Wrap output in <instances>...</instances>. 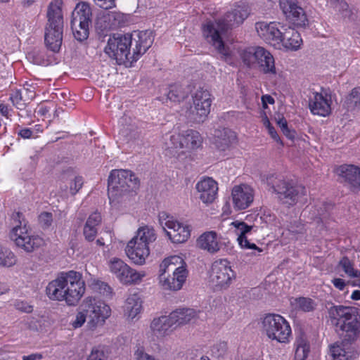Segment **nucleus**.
<instances>
[{
  "label": "nucleus",
  "instance_id": "obj_1",
  "mask_svg": "<svg viewBox=\"0 0 360 360\" xmlns=\"http://www.w3.org/2000/svg\"><path fill=\"white\" fill-rule=\"evenodd\" d=\"M248 15V8L245 5H238L228 12L222 19L208 22L203 26V35L221 55V58L226 60L231 55L229 47L224 45L222 35L229 29L240 25Z\"/></svg>",
  "mask_w": 360,
  "mask_h": 360
},
{
  "label": "nucleus",
  "instance_id": "obj_2",
  "mask_svg": "<svg viewBox=\"0 0 360 360\" xmlns=\"http://www.w3.org/2000/svg\"><path fill=\"white\" fill-rule=\"evenodd\" d=\"M46 292L52 300L65 301L68 305L75 306L84 294L85 283L79 272H62L48 284Z\"/></svg>",
  "mask_w": 360,
  "mask_h": 360
},
{
  "label": "nucleus",
  "instance_id": "obj_3",
  "mask_svg": "<svg viewBox=\"0 0 360 360\" xmlns=\"http://www.w3.org/2000/svg\"><path fill=\"white\" fill-rule=\"evenodd\" d=\"M187 276L186 264L180 256L173 255L167 257L159 266V284L165 290H181Z\"/></svg>",
  "mask_w": 360,
  "mask_h": 360
},
{
  "label": "nucleus",
  "instance_id": "obj_4",
  "mask_svg": "<svg viewBox=\"0 0 360 360\" xmlns=\"http://www.w3.org/2000/svg\"><path fill=\"white\" fill-rule=\"evenodd\" d=\"M327 309L328 316L338 330L349 335L356 336L360 334V309L334 304Z\"/></svg>",
  "mask_w": 360,
  "mask_h": 360
},
{
  "label": "nucleus",
  "instance_id": "obj_5",
  "mask_svg": "<svg viewBox=\"0 0 360 360\" xmlns=\"http://www.w3.org/2000/svg\"><path fill=\"white\" fill-rule=\"evenodd\" d=\"M13 227L9 236L15 245L26 252H32L44 245L43 239L31 234L22 214L19 212L13 214Z\"/></svg>",
  "mask_w": 360,
  "mask_h": 360
},
{
  "label": "nucleus",
  "instance_id": "obj_6",
  "mask_svg": "<svg viewBox=\"0 0 360 360\" xmlns=\"http://www.w3.org/2000/svg\"><path fill=\"white\" fill-rule=\"evenodd\" d=\"M138 187V179L127 169H114L108 178V193L110 201Z\"/></svg>",
  "mask_w": 360,
  "mask_h": 360
},
{
  "label": "nucleus",
  "instance_id": "obj_7",
  "mask_svg": "<svg viewBox=\"0 0 360 360\" xmlns=\"http://www.w3.org/2000/svg\"><path fill=\"white\" fill-rule=\"evenodd\" d=\"M202 143V137L200 134L193 129H188L182 133L174 134L169 136L168 141L165 142L167 155L179 156V150H195Z\"/></svg>",
  "mask_w": 360,
  "mask_h": 360
},
{
  "label": "nucleus",
  "instance_id": "obj_8",
  "mask_svg": "<svg viewBox=\"0 0 360 360\" xmlns=\"http://www.w3.org/2000/svg\"><path fill=\"white\" fill-rule=\"evenodd\" d=\"M243 63L249 68L255 65L259 66L261 72L264 74L276 75L275 60L272 54L261 46L250 47L241 53Z\"/></svg>",
  "mask_w": 360,
  "mask_h": 360
},
{
  "label": "nucleus",
  "instance_id": "obj_9",
  "mask_svg": "<svg viewBox=\"0 0 360 360\" xmlns=\"http://www.w3.org/2000/svg\"><path fill=\"white\" fill-rule=\"evenodd\" d=\"M211 103L210 92L200 88L192 94V103L186 108L185 115L191 122H203L210 112Z\"/></svg>",
  "mask_w": 360,
  "mask_h": 360
},
{
  "label": "nucleus",
  "instance_id": "obj_10",
  "mask_svg": "<svg viewBox=\"0 0 360 360\" xmlns=\"http://www.w3.org/2000/svg\"><path fill=\"white\" fill-rule=\"evenodd\" d=\"M131 37L129 34L121 35L115 34L110 37L106 46L105 53L112 59H115L118 64L127 62H133L132 52H131Z\"/></svg>",
  "mask_w": 360,
  "mask_h": 360
},
{
  "label": "nucleus",
  "instance_id": "obj_11",
  "mask_svg": "<svg viewBox=\"0 0 360 360\" xmlns=\"http://www.w3.org/2000/svg\"><path fill=\"white\" fill-rule=\"evenodd\" d=\"M266 183L271 186L273 191L276 193L278 198L285 204L292 205L302 195L306 194V189L302 186H293L288 182L278 179L274 174L267 176Z\"/></svg>",
  "mask_w": 360,
  "mask_h": 360
},
{
  "label": "nucleus",
  "instance_id": "obj_12",
  "mask_svg": "<svg viewBox=\"0 0 360 360\" xmlns=\"http://www.w3.org/2000/svg\"><path fill=\"white\" fill-rule=\"evenodd\" d=\"M158 218L160 226L172 243H182L189 238L191 231L189 225L179 222L165 212H160Z\"/></svg>",
  "mask_w": 360,
  "mask_h": 360
},
{
  "label": "nucleus",
  "instance_id": "obj_13",
  "mask_svg": "<svg viewBox=\"0 0 360 360\" xmlns=\"http://www.w3.org/2000/svg\"><path fill=\"white\" fill-rule=\"evenodd\" d=\"M108 267L110 272L123 284H138L146 276L144 271H136L117 257L109 260Z\"/></svg>",
  "mask_w": 360,
  "mask_h": 360
},
{
  "label": "nucleus",
  "instance_id": "obj_14",
  "mask_svg": "<svg viewBox=\"0 0 360 360\" xmlns=\"http://www.w3.org/2000/svg\"><path fill=\"white\" fill-rule=\"evenodd\" d=\"M262 323L263 333L267 338H288L291 334L289 323L279 314H266Z\"/></svg>",
  "mask_w": 360,
  "mask_h": 360
},
{
  "label": "nucleus",
  "instance_id": "obj_15",
  "mask_svg": "<svg viewBox=\"0 0 360 360\" xmlns=\"http://www.w3.org/2000/svg\"><path fill=\"white\" fill-rule=\"evenodd\" d=\"M210 282L217 289L227 288L235 278V274L226 259L215 261L211 268Z\"/></svg>",
  "mask_w": 360,
  "mask_h": 360
},
{
  "label": "nucleus",
  "instance_id": "obj_16",
  "mask_svg": "<svg viewBox=\"0 0 360 360\" xmlns=\"http://www.w3.org/2000/svg\"><path fill=\"white\" fill-rule=\"evenodd\" d=\"M281 27H284V25L276 22L262 21L255 24V29L259 37L275 49H280L281 47L283 31Z\"/></svg>",
  "mask_w": 360,
  "mask_h": 360
},
{
  "label": "nucleus",
  "instance_id": "obj_17",
  "mask_svg": "<svg viewBox=\"0 0 360 360\" xmlns=\"http://www.w3.org/2000/svg\"><path fill=\"white\" fill-rule=\"evenodd\" d=\"M84 311L89 319V324L95 326L103 322L110 315V309L105 302L94 298L86 299L84 304Z\"/></svg>",
  "mask_w": 360,
  "mask_h": 360
},
{
  "label": "nucleus",
  "instance_id": "obj_18",
  "mask_svg": "<svg viewBox=\"0 0 360 360\" xmlns=\"http://www.w3.org/2000/svg\"><path fill=\"white\" fill-rule=\"evenodd\" d=\"M356 339H341L330 346L333 360H352L360 352Z\"/></svg>",
  "mask_w": 360,
  "mask_h": 360
},
{
  "label": "nucleus",
  "instance_id": "obj_19",
  "mask_svg": "<svg viewBox=\"0 0 360 360\" xmlns=\"http://www.w3.org/2000/svg\"><path fill=\"white\" fill-rule=\"evenodd\" d=\"M279 5L285 17L297 27H303L307 22L304 9L297 0H280Z\"/></svg>",
  "mask_w": 360,
  "mask_h": 360
},
{
  "label": "nucleus",
  "instance_id": "obj_20",
  "mask_svg": "<svg viewBox=\"0 0 360 360\" xmlns=\"http://www.w3.org/2000/svg\"><path fill=\"white\" fill-rule=\"evenodd\" d=\"M129 36L131 37V46L134 43V47L132 48V60L136 61L151 46L154 37L150 30L134 31Z\"/></svg>",
  "mask_w": 360,
  "mask_h": 360
},
{
  "label": "nucleus",
  "instance_id": "obj_21",
  "mask_svg": "<svg viewBox=\"0 0 360 360\" xmlns=\"http://www.w3.org/2000/svg\"><path fill=\"white\" fill-rule=\"evenodd\" d=\"M231 199L235 209L241 210L248 208L254 199L253 189L247 184L235 186L232 188Z\"/></svg>",
  "mask_w": 360,
  "mask_h": 360
},
{
  "label": "nucleus",
  "instance_id": "obj_22",
  "mask_svg": "<svg viewBox=\"0 0 360 360\" xmlns=\"http://www.w3.org/2000/svg\"><path fill=\"white\" fill-rule=\"evenodd\" d=\"M195 188L198 198L205 204L213 202L217 198L218 185L212 178H204L197 183Z\"/></svg>",
  "mask_w": 360,
  "mask_h": 360
},
{
  "label": "nucleus",
  "instance_id": "obj_23",
  "mask_svg": "<svg viewBox=\"0 0 360 360\" xmlns=\"http://www.w3.org/2000/svg\"><path fill=\"white\" fill-rule=\"evenodd\" d=\"M143 299L137 292L131 293L127 297L123 309L124 315L129 321L138 320L143 310Z\"/></svg>",
  "mask_w": 360,
  "mask_h": 360
},
{
  "label": "nucleus",
  "instance_id": "obj_24",
  "mask_svg": "<svg viewBox=\"0 0 360 360\" xmlns=\"http://www.w3.org/2000/svg\"><path fill=\"white\" fill-rule=\"evenodd\" d=\"M63 25L46 24L45 28V43L53 52H58L63 41Z\"/></svg>",
  "mask_w": 360,
  "mask_h": 360
},
{
  "label": "nucleus",
  "instance_id": "obj_25",
  "mask_svg": "<svg viewBox=\"0 0 360 360\" xmlns=\"http://www.w3.org/2000/svg\"><path fill=\"white\" fill-rule=\"evenodd\" d=\"M125 252L135 264L142 265L145 264L146 258L150 255V248L131 238L126 246Z\"/></svg>",
  "mask_w": 360,
  "mask_h": 360
},
{
  "label": "nucleus",
  "instance_id": "obj_26",
  "mask_svg": "<svg viewBox=\"0 0 360 360\" xmlns=\"http://www.w3.org/2000/svg\"><path fill=\"white\" fill-rule=\"evenodd\" d=\"M330 103L326 95L313 92L309 97V108L312 114L326 117L331 112Z\"/></svg>",
  "mask_w": 360,
  "mask_h": 360
},
{
  "label": "nucleus",
  "instance_id": "obj_27",
  "mask_svg": "<svg viewBox=\"0 0 360 360\" xmlns=\"http://www.w3.org/2000/svg\"><path fill=\"white\" fill-rule=\"evenodd\" d=\"M171 318L170 314L155 318L150 324L153 335L157 337L170 335L176 328Z\"/></svg>",
  "mask_w": 360,
  "mask_h": 360
},
{
  "label": "nucleus",
  "instance_id": "obj_28",
  "mask_svg": "<svg viewBox=\"0 0 360 360\" xmlns=\"http://www.w3.org/2000/svg\"><path fill=\"white\" fill-rule=\"evenodd\" d=\"M283 29L282 36L281 39V47L278 50L287 49V50H297L302 42L300 34L297 31L291 27H281Z\"/></svg>",
  "mask_w": 360,
  "mask_h": 360
},
{
  "label": "nucleus",
  "instance_id": "obj_29",
  "mask_svg": "<svg viewBox=\"0 0 360 360\" xmlns=\"http://www.w3.org/2000/svg\"><path fill=\"white\" fill-rule=\"evenodd\" d=\"M231 225L236 229V233L238 236L237 240L241 248L257 250L259 252H262L260 248L255 243H251L247 238V234L255 229V226L248 225L246 223L238 220L233 221Z\"/></svg>",
  "mask_w": 360,
  "mask_h": 360
},
{
  "label": "nucleus",
  "instance_id": "obj_30",
  "mask_svg": "<svg viewBox=\"0 0 360 360\" xmlns=\"http://www.w3.org/2000/svg\"><path fill=\"white\" fill-rule=\"evenodd\" d=\"M336 172L342 181L347 182L353 188H360V168L352 165L340 166Z\"/></svg>",
  "mask_w": 360,
  "mask_h": 360
},
{
  "label": "nucleus",
  "instance_id": "obj_31",
  "mask_svg": "<svg viewBox=\"0 0 360 360\" xmlns=\"http://www.w3.org/2000/svg\"><path fill=\"white\" fill-rule=\"evenodd\" d=\"M214 136V144L221 151L229 149L236 140V133L228 128L215 130Z\"/></svg>",
  "mask_w": 360,
  "mask_h": 360
},
{
  "label": "nucleus",
  "instance_id": "obj_32",
  "mask_svg": "<svg viewBox=\"0 0 360 360\" xmlns=\"http://www.w3.org/2000/svg\"><path fill=\"white\" fill-rule=\"evenodd\" d=\"M220 239L215 231H211L203 233L197 240L200 248L210 253H216L220 249Z\"/></svg>",
  "mask_w": 360,
  "mask_h": 360
},
{
  "label": "nucleus",
  "instance_id": "obj_33",
  "mask_svg": "<svg viewBox=\"0 0 360 360\" xmlns=\"http://www.w3.org/2000/svg\"><path fill=\"white\" fill-rule=\"evenodd\" d=\"M200 311H197L193 309H178L170 313V316L176 328L178 326L196 321L200 317Z\"/></svg>",
  "mask_w": 360,
  "mask_h": 360
},
{
  "label": "nucleus",
  "instance_id": "obj_34",
  "mask_svg": "<svg viewBox=\"0 0 360 360\" xmlns=\"http://www.w3.org/2000/svg\"><path fill=\"white\" fill-rule=\"evenodd\" d=\"M101 223V216L100 213L95 212L89 215L83 229V235L87 241L92 242L94 240Z\"/></svg>",
  "mask_w": 360,
  "mask_h": 360
},
{
  "label": "nucleus",
  "instance_id": "obj_35",
  "mask_svg": "<svg viewBox=\"0 0 360 360\" xmlns=\"http://www.w3.org/2000/svg\"><path fill=\"white\" fill-rule=\"evenodd\" d=\"M62 6V0H53L49 4L46 15L48 18L47 24L63 25Z\"/></svg>",
  "mask_w": 360,
  "mask_h": 360
},
{
  "label": "nucleus",
  "instance_id": "obj_36",
  "mask_svg": "<svg viewBox=\"0 0 360 360\" xmlns=\"http://www.w3.org/2000/svg\"><path fill=\"white\" fill-rule=\"evenodd\" d=\"M156 238V234L153 227L143 226L138 229L136 235L132 239L150 248V244L155 241Z\"/></svg>",
  "mask_w": 360,
  "mask_h": 360
},
{
  "label": "nucleus",
  "instance_id": "obj_37",
  "mask_svg": "<svg viewBox=\"0 0 360 360\" xmlns=\"http://www.w3.org/2000/svg\"><path fill=\"white\" fill-rule=\"evenodd\" d=\"M90 24L77 18L72 19L71 27L74 37L77 40L82 41L87 39L89 34Z\"/></svg>",
  "mask_w": 360,
  "mask_h": 360
},
{
  "label": "nucleus",
  "instance_id": "obj_38",
  "mask_svg": "<svg viewBox=\"0 0 360 360\" xmlns=\"http://www.w3.org/2000/svg\"><path fill=\"white\" fill-rule=\"evenodd\" d=\"M290 301L292 308L296 311L309 312L313 311L316 307L315 302L309 297H292Z\"/></svg>",
  "mask_w": 360,
  "mask_h": 360
},
{
  "label": "nucleus",
  "instance_id": "obj_39",
  "mask_svg": "<svg viewBox=\"0 0 360 360\" xmlns=\"http://www.w3.org/2000/svg\"><path fill=\"white\" fill-rule=\"evenodd\" d=\"M17 262V257L8 247L0 243V266L11 267Z\"/></svg>",
  "mask_w": 360,
  "mask_h": 360
},
{
  "label": "nucleus",
  "instance_id": "obj_40",
  "mask_svg": "<svg viewBox=\"0 0 360 360\" xmlns=\"http://www.w3.org/2000/svg\"><path fill=\"white\" fill-rule=\"evenodd\" d=\"M91 10L89 5L85 2H81L77 4L72 18H77L86 22L91 23Z\"/></svg>",
  "mask_w": 360,
  "mask_h": 360
},
{
  "label": "nucleus",
  "instance_id": "obj_41",
  "mask_svg": "<svg viewBox=\"0 0 360 360\" xmlns=\"http://www.w3.org/2000/svg\"><path fill=\"white\" fill-rule=\"evenodd\" d=\"M87 283L93 290L98 291L103 296L106 297L112 296V288L107 283L91 276L89 279H87Z\"/></svg>",
  "mask_w": 360,
  "mask_h": 360
},
{
  "label": "nucleus",
  "instance_id": "obj_42",
  "mask_svg": "<svg viewBox=\"0 0 360 360\" xmlns=\"http://www.w3.org/2000/svg\"><path fill=\"white\" fill-rule=\"evenodd\" d=\"M295 345V360H305L309 352L307 339H297Z\"/></svg>",
  "mask_w": 360,
  "mask_h": 360
},
{
  "label": "nucleus",
  "instance_id": "obj_43",
  "mask_svg": "<svg viewBox=\"0 0 360 360\" xmlns=\"http://www.w3.org/2000/svg\"><path fill=\"white\" fill-rule=\"evenodd\" d=\"M339 266L342 267V270L350 278L360 277V271L354 269L353 264L347 257H343L340 261Z\"/></svg>",
  "mask_w": 360,
  "mask_h": 360
},
{
  "label": "nucleus",
  "instance_id": "obj_44",
  "mask_svg": "<svg viewBox=\"0 0 360 360\" xmlns=\"http://www.w3.org/2000/svg\"><path fill=\"white\" fill-rule=\"evenodd\" d=\"M348 108L360 110V88L354 89L347 98Z\"/></svg>",
  "mask_w": 360,
  "mask_h": 360
},
{
  "label": "nucleus",
  "instance_id": "obj_45",
  "mask_svg": "<svg viewBox=\"0 0 360 360\" xmlns=\"http://www.w3.org/2000/svg\"><path fill=\"white\" fill-rule=\"evenodd\" d=\"M10 99L13 104L18 109H23L27 102H28L26 100V98L24 97V95H22V93L20 91H13L10 96Z\"/></svg>",
  "mask_w": 360,
  "mask_h": 360
},
{
  "label": "nucleus",
  "instance_id": "obj_46",
  "mask_svg": "<svg viewBox=\"0 0 360 360\" xmlns=\"http://www.w3.org/2000/svg\"><path fill=\"white\" fill-rule=\"evenodd\" d=\"M185 94L182 91L181 86L174 85L170 86V89L167 93V98L173 102H179L184 98Z\"/></svg>",
  "mask_w": 360,
  "mask_h": 360
},
{
  "label": "nucleus",
  "instance_id": "obj_47",
  "mask_svg": "<svg viewBox=\"0 0 360 360\" xmlns=\"http://www.w3.org/2000/svg\"><path fill=\"white\" fill-rule=\"evenodd\" d=\"M84 184V179L80 176L74 175L70 181V192L75 195L79 192Z\"/></svg>",
  "mask_w": 360,
  "mask_h": 360
},
{
  "label": "nucleus",
  "instance_id": "obj_48",
  "mask_svg": "<svg viewBox=\"0 0 360 360\" xmlns=\"http://www.w3.org/2000/svg\"><path fill=\"white\" fill-rule=\"evenodd\" d=\"M277 124L281 129L284 135L286 136L288 139H292L295 137V131L288 129L287 121L284 117L278 119Z\"/></svg>",
  "mask_w": 360,
  "mask_h": 360
},
{
  "label": "nucleus",
  "instance_id": "obj_49",
  "mask_svg": "<svg viewBox=\"0 0 360 360\" xmlns=\"http://www.w3.org/2000/svg\"><path fill=\"white\" fill-rule=\"evenodd\" d=\"M277 124L281 129L284 135L286 136L288 139H292L295 137V131L288 129L287 121L284 117L278 119Z\"/></svg>",
  "mask_w": 360,
  "mask_h": 360
},
{
  "label": "nucleus",
  "instance_id": "obj_50",
  "mask_svg": "<svg viewBox=\"0 0 360 360\" xmlns=\"http://www.w3.org/2000/svg\"><path fill=\"white\" fill-rule=\"evenodd\" d=\"M107 359L108 356L103 349L94 348L89 355L87 360H107Z\"/></svg>",
  "mask_w": 360,
  "mask_h": 360
},
{
  "label": "nucleus",
  "instance_id": "obj_51",
  "mask_svg": "<svg viewBox=\"0 0 360 360\" xmlns=\"http://www.w3.org/2000/svg\"><path fill=\"white\" fill-rule=\"evenodd\" d=\"M39 221L44 228L49 227L53 221L52 214L49 212H43L39 217Z\"/></svg>",
  "mask_w": 360,
  "mask_h": 360
},
{
  "label": "nucleus",
  "instance_id": "obj_52",
  "mask_svg": "<svg viewBox=\"0 0 360 360\" xmlns=\"http://www.w3.org/2000/svg\"><path fill=\"white\" fill-rule=\"evenodd\" d=\"M333 8L345 16L349 14V5L344 0H339Z\"/></svg>",
  "mask_w": 360,
  "mask_h": 360
},
{
  "label": "nucleus",
  "instance_id": "obj_53",
  "mask_svg": "<svg viewBox=\"0 0 360 360\" xmlns=\"http://www.w3.org/2000/svg\"><path fill=\"white\" fill-rule=\"evenodd\" d=\"M86 316V312L84 311L79 312L77 314L75 321H72V326L75 328L81 327L84 323Z\"/></svg>",
  "mask_w": 360,
  "mask_h": 360
},
{
  "label": "nucleus",
  "instance_id": "obj_54",
  "mask_svg": "<svg viewBox=\"0 0 360 360\" xmlns=\"http://www.w3.org/2000/svg\"><path fill=\"white\" fill-rule=\"evenodd\" d=\"M15 307L18 310L25 313H30L33 309L32 306L23 301L15 302Z\"/></svg>",
  "mask_w": 360,
  "mask_h": 360
},
{
  "label": "nucleus",
  "instance_id": "obj_55",
  "mask_svg": "<svg viewBox=\"0 0 360 360\" xmlns=\"http://www.w3.org/2000/svg\"><path fill=\"white\" fill-rule=\"evenodd\" d=\"M134 355L136 360H155L153 356L146 353L142 347L138 348Z\"/></svg>",
  "mask_w": 360,
  "mask_h": 360
},
{
  "label": "nucleus",
  "instance_id": "obj_56",
  "mask_svg": "<svg viewBox=\"0 0 360 360\" xmlns=\"http://www.w3.org/2000/svg\"><path fill=\"white\" fill-rule=\"evenodd\" d=\"M26 85H27V87L24 88L23 95H24V97L26 98V100L27 101H29L32 100L35 97L36 94H35V91H34V87H33L27 84Z\"/></svg>",
  "mask_w": 360,
  "mask_h": 360
},
{
  "label": "nucleus",
  "instance_id": "obj_57",
  "mask_svg": "<svg viewBox=\"0 0 360 360\" xmlns=\"http://www.w3.org/2000/svg\"><path fill=\"white\" fill-rule=\"evenodd\" d=\"M96 4L101 8L109 9L115 6V0H94Z\"/></svg>",
  "mask_w": 360,
  "mask_h": 360
},
{
  "label": "nucleus",
  "instance_id": "obj_58",
  "mask_svg": "<svg viewBox=\"0 0 360 360\" xmlns=\"http://www.w3.org/2000/svg\"><path fill=\"white\" fill-rule=\"evenodd\" d=\"M332 283L333 285L338 290H342L346 286V283L345 281L340 278H335L332 280Z\"/></svg>",
  "mask_w": 360,
  "mask_h": 360
},
{
  "label": "nucleus",
  "instance_id": "obj_59",
  "mask_svg": "<svg viewBox=\"0 0 360 360\" xmlns=\"http://www.w3.org/2000/svg\"><path fill=\"white\" fill-rule=\"evenodd\" d=\"M290 231L295 233H302L304 231V226L300 222H295L290 226Z\"/></svg>",
  "mask_w": 360,
  "mask_h": 360
},
{
  "label": "nucleus",
  "instance_id": "obj_60",
  "mask_svg": "<svg viewBox=\"0 0 360 360\" xmlns=\"http://www.w3.org/2000/svg\"><path fill=\"white\" fill-rule=\"evenodd\" d=\"M18 135L23 139H29L32 135V131L30 129L24 128L18 131Z\"/></svg>",
  "mask_w": 360,
  "mask_h": 360
},
{
  "label": "nucleus",
  "instance_id": "obj_61",
  "mask_svg": "<svg viewBox=\"0 0 360 360\" xmlns=\"http://www.w3.org/2000/svg\"><path fill=\"white\" fill-rule=\"evenodd\" d=\"M267 130H268V132H269V135L271 136V138L275 141L282 144V142H281V139H280V138H279L276 131L275 130V129L273 127H271Z\"/></svg>",
  "mask_w": 360,
  "mask_h": 360
},
{
  "label": "nucleus",
  "instance_id": "obj_62",
  "mask_svg": "<svg viewBox=\"0 0 360 360\" xmlns=\"http://www.w3.org/2000/svg\"><path fill=\"white\" fill-rule=\"evenodd\" d=\"M262 101L263 107L264 108H267V103H269V104L274 103V99L269 95L262 96Z\"/></svg>",
  "mask_w": 360,
  "mask_h": 360
},
{
  "label": "nucleus",
  "instance_id": "obj_63",
  "mask_svg": "<svg viewBox=\"0 0 360 360\" xmlns=\"http://www.w3.org/2000/svg\"><path fill=\"white\" fill-rule=\"evenodd\" d=\"M41 359L42 355L39 353L31 354L22 357V360H40Z\"/></svg>",
  "mask_w": 360,
  "mask_h": 360
},
{
  "label": "nucleus",
  "instance_id": "obj_64",
  "mask_svg": "<svg viewBox=\"0 0 360 360\" xmlns=\"http://www.w3.org/2000/svg\"><path fill=\"white\" fill-rule=\"evenodd\" d=\"M0 112L4 117H8L9 116L8 108L4 104H0Z\"/></svg>",
  "mask_w": 360,
  "mask_h": 360
}]
</instances>
